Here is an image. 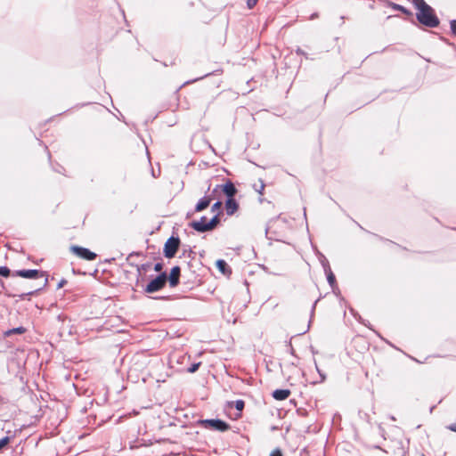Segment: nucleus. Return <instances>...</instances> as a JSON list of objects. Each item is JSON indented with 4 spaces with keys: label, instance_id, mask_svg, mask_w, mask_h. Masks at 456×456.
<instances>
[{
    "label": "nucleus",
    "instance_id": "1",
    "mask_svg": "<svg viewBox=\"0 0 456 456\" xmlns=\"http://www.w3.org/2000/svg\"><path fill=\"white\" fill-rule=\"evenodd\" d=\"M412 4L418 10L416 18L420 24L428 28H436L439 25V19L434 9L424 0H412Z\"/></svg>",
    "mask_w": 456,
    "mask_h": 456
},
{
    "label": "nucleus",
    "instance_id": "2",
    "mask_svg": "<svg viewBox=\"0 0 456 456\" xmlns=\"http://www.w3.org/2000/svg\"><path fill=\"white\" fill-rule=\"evenodd\" d=\"M199 424L208 429H213L220 432L227 431L230 425L219 419H207L199 420Z\"/></svg>",
    "mask_w": 456,
    "mask_h": 456
},
{
    "label": "nucleus",
    "instance_id": "3",
    "mask_svg": "<svg viewBox=\"0 0 456 456\" xmlns=\"http://www.w3.org/2000/svg\"><path fill=\"white\" fill-rule=\"evenodd\" d=\"M12 276H20L26 279H38L44 278L43 286H45L48 282L47 275L45 272L30 269V270H18L12 273Z\"/></svg>",
    "mask_w": 456,
    "mask_h": 456
},
{
    "label": "nucleus",
    "instance_id": "4",
    "mask_svg": "<svg viewBox=\"0 0 456 456\" xmlns=\"http://www.w3.org/2000/svg\"><path fill=\"white\" fill-rule=\"evenodd\" d=\"M167 281V275L166 273H160L159 276L154 278L152 281L149 282V284L144 289L146 293H154L162 289Z\"/></svg>",
    "mask_w": 456,
    "mask_h": 456
},
{
    "label": "nucleus",
    "instance_id": "5",
    "mask_svg": "<svg viewBox=\"0 0 456 456\" xmlns=\"http://www.w3.org/2000/svg\"><path fill=\"white\" fill-rule=\"evenodd\" d=\"M180 245V239L178 237L171 236L167 239L164 245V256L167 258H172L176 254Z\"/></svg>",
    "mask_w": 456,
    "mask_h": 456
},
{
    "label": "nucleus",
    "instance_id": "6",
    "mask_svg": "<svg viewBox=\"0 0 456 456\" xmlns=\"http://www.w3.org/2000/svg\"><path fill=\"white\" fill-rule=\"evenodd\" d=\"M219 221V214L217 213L206 224H201L200 223H191L190 226L198 232H205L215 229Z\"/></svg>",
    "mask_w": 456,
    "mask_h": 456
},
{
    "label": "nucleus",
    "instance_id": "7",
    "mask_svg": "<svg viewBox=\"0 0 456 456\" xmlns=\"http://www.w3.org/2000/svg\"><path fill=\"white\" fill-rule=\"evenodd\" d=\"M70 251L77 256L78 257L87 260L93 261L96 258L97 255L94 252H92L86 248H83L80 246L73 245L70 247Z\"/></svg>",
    "mask_w": 456,
    "mask_h": 456
},
{
    "label": "nucleus",
    "instance_id": "8",
    "mask_svg": "<svg viewBox=\"0 0 456 456\" xmlns=\"http://www.w3.org/2000/svg\"><path fill=\"white\" fill-rule=\"evenodd\" d=\"M218 189H222V191L225 193V195L228 198H233V196L237 192L234 184L231 181H228L224 184H217L213 190V193L216 192Z\"/></svg>",
    "mask_w": 456,
    "mask_h": 456
},
{
    "label": "nucleus",
    "instance_id": "9",
    "mask_svg": "<svg viewBox=\"0 0 456 456\" xmlns=\"http://www.w3.org/2000/svg\"><path fill=\"white\" fill-rule=\"evenodd\" d=\"M180 273L181 269L179 266H174L171 269L170 274L167 278L170 287L174 288L179 284Z\"/></svg>",
    "mask_w": 456,
    "mask_h": 456
},
{
    "label": "nucleus",
    "instance_id": "10",
    "mask_svg": "<svg viewBox=\"0 0 456 456\" xmlns=\"http://www.w3.org/2000/svg\"><path fill=\"white\" fill-rule=\"evenodd\" d=\"M239 208L237 201L233 198H228L225 201V210L228 216L233 215Z\"/></svg>",
    "mask_w": 456,
    "mask_h": 456
},
{
    "label": "nucleus",
    "instance_id": "11",
    "mask_svg": "<svg viewBox=\"0 0 456 456\" xmlns=\"http://www.w3.org/2000/svg\"><path fill=\"white\" fill-rule=\"evenodd\" d=\"M211 200H212L211 196L206 195V196L202 197L195 206V212H200V211L206 209L209 206Z\"/></svg>",
    "mask_w": 456,
    "mask_h": 456
},
{
    "label": "nucleus",
    "instance_id": "12",
    "mask_svg": "<svg viewBox=\"0 0 456 456\" xmlns=\"http://www.w3.org/2000/svg\"><path fill=\"white\" fill-rule=\"evenodd\" d=\"M290 395L289 389H276L273 392V397L278 401L286 400Z\"/></svg>",
    "mask_w": 456,
    "mask_h": 456
},
{
    "label": "nucleus",
    "instance_id": "13",
    "mask_svg": "<svg viewBox=\"0 0 456 456\" xmlns=\"http://www.w3.org/2000/svg\"><path fill=\"white\" fill-rule=\"evenodd\" d=\"M216 265L217 269L223 273V274H231L232 270L230 266L227 265V263L223 259H218L216 263Z\"/></svg>",
    "mask_w": 456,
    "mask_h": 456
},
{
    "label": "nucleus",
    "instance_id": "14",
    "mask_svg": "<svg viewBox=\"0 0 456 456\" xmlns=\"http://www.w3.org/2000/svg\"><path fill=\"white\" fill-rule=\"evenodd\" d=\"M387 5L390 8H392L393 10H396V11H400L402 12L403 13L406 14V15H411V12L405 7H403V5H400L396 3H394V2H391V1H387Z\"/></svg>",
    "mask_w": 456,
    "mask_h": 456
},
{
    "label": "nucleus",
    "instance_id": "15",
    "mask_svg": "<svg viewBox=\"0 0 456 456\" xmlns=\"http://www.w3.org/2000/svg\"><path fill=\"white\" fill-rule=\"evenodd\" d=\"M324 270H325V273L327 274V281L329 282V284L333 287L334 284L336 283V278H335V275L333 274V273L331 272L330 268L329 265L327 266H324Z\"/></svg>",
    "mask_w": 456,
    "mask_h": 456
},
{
    "label": "nucleus",
    "instance_id": "16",
    "mask_svg": "<svg viewBox=\"0 0 456 456\" xmlns=\"http://www.w3.org/2000/svg\"><path fill=\"white\" fill-rule=\"evenodd\" d=\"M26 331L25 328L23 327H17L11 330H8L4 332L5 337H10L12 334H23Z\"/></svg>",
    "mask_w": 456,
    "mask_h": 456
},
{
    "label": "nucleus",
    "instance_id": "17",
    "mask_svg": "<svg viewBox=\"0 0 456 456\" xmlns=\"http://www.w3.org/2000/svg\"><path fill=\"white\" fill-rule=\"evenodd\" d=\"M151 266V263L142 264L141 265H136L137 272L139 274L142 273V272H147Z\"/></svg>",
    "mask_w": 456,
    "mask_h": 456
},
{
    "label": "nucleus",
    "instance_id": "18",
    "mask_svg": "<svg viewBox=\"0 0 456 456\" xmlns=\"http://www.w3.org/2000/svg\"><path fill=\"white\" fill-rule=\"evenodd\" d=\"M232 404H234V407L236 408V410H238L239 411H241L245 406V403L243 400H236L235 402L232 403Z\"/></svg>",
    "mask_w": 456,
    "mask_h": 456
},
{
    "label": "nucleus",
    "instance_id": "19",
    "mask_svg": "<svg viewBox=\"0 0 456 456\" xmlns=\"http://www.w3.org/2000/svg\"><path fill=\"white\" fill-rule=\"evenodd\" d=\"M259 186H257L256 184L254 185V189L256 191H257L259 194H263L264 193V190H265V183H264V181L262 179L259 180Z\"/></svg>",
    "mask_w": 456,
    "mask_h": 456
},
{
    "label": "nucleus",
    "instance_id": "20",
    "mask_svg": "<svg viewBox=\"0 0 456 456\" xmlns=\"http://www.w3.org/2000/svg\"><path fill=\"white\" fill-rule=\"evenodd\" d=\"M11 270L7 266H0V276L8 277Z\"/></svg>",
    "mask_w": 456,
    "mask_h": 456
},
{
    "label": "nucleus",
    "instance_id": "21",
    "mask_svg": "<svg viewBox=\"0 0 456 456\" xmlns=\"http://www.w3.org/2000/svg\"><path fill=\"white\" fill-rule=\"evenodd\" d=\"M221 207H222V202L216 201L212 205L211 211L217 214L219 209L221 208Z\"/></svg>",
    "mask_w": 456,
    "mask_h": 456
},
{
    "label": "nucleus",
    "instance_id": "22",
    "mask_svg": "<svg viewBox=\"0 0 456 456\" xmlns=\"http://www.w3.org/2000/svg\"><path fill=\"white\" fill-rule=\"evenodd\" d=\"M200 365V362L193 363L188 368V372L193 373L198 370L199 367Z\"/></svg>",
    "mask_w": 456,
    "mask_h": 456
},
{
    "label": "nucleus",
    "instance_id": "23",
    "mask_svg": "<svg viewBox=\"0 0 456 456\" xmlns=\"http://www.w3.org/2000/svg\"><path fill=\"white\" fill-rule=\"evenodd\" d=\"M10 441V438L8 436H4L0 439V450L4 447Z\"/></svg>",
    "mask_w": 456,
    "mask_h": 456
},
{
    "label": "nucleus",
    "instance_id": "24",
    "mask_svg": "<svg viewBox=\"0 0 456 456\" xmlns=\"http://www.w3.org/2000/svg\"><path fill=\"white\" fill-rule=\"evenodd\" d=\"M450 27L452 33L456 35V20H452L450 21Z\"/></svg>",
    "mask_w": 456,
    "mask_h": 456
},
{
    "label": "nucleus",
    "instance_id": "25",
    "mask_svg": "<svg viewBox=\"0 0 456 456\" xmlns=\"http://www.w3.org/2000/svg\"><path fill=\"white\" fill-rule=\"evenodd\" d=\"M38 290H40V289H36L35 291H28V292H26V293H22L21 295H20V297L22 299H24V298H26V297H28V296H31V295H33L35 292H37V291H38Z\"/></svg>",
    "mask_w": 456,
    "mask_h": 456
},
{
    "label": "nucleus",
    "instance_id": "26",
    "mask_svg": "<svg viewBox=\"0 0 456 456\" xmlns=\"http://www.w3.org/2000/svg\"><path fill=\"white\" fill-rule=\"evenodd\" d=\"M269 456H283L280 449L273 450Z\"/></svg>",
    "mask_w": 456,
    "mask_h": 456
},
{
    "label": "nucleus",
    "instance_id": "27",
    "mask_svg": "<svg viewBox=\"0 0 456 456\" xmlns=\"http://www.w3.org/2000/svg\"><path fill=\"white\" fill-rule=\"evenodd\" d=\"M258 0H247V4L248 6L249 9L253 8L256 3H257Z\"/></svg>",
    "mask_w": 456,
    "mask_h": 456
},
{
    "label": "nucleus",
    "instance_id": "28",
    "mask_svg": "<svg viewBox=\"0 0 456 456\" xmlns=\"http://www.w3.org/2000/svg\"><path fill=\"white\" fill-rule=\"evenodd\" d=\"M162 268H163V265H162V263H157V264H155V265H154V270H155L156 272H160V271L162 270Z\"/></svg>",
    "mask_w": 456,
    "mask_h": 456
},
{
    "label": "nucleus",
    "instance_id": "29",
    "mask_svg": "<svg viewBox=\"0 0 456 456\" xmlns=\"http://www.w3.org/2000/svg\"><path fill=\"white\" fill-rule=\"evenodd\" d=\"M192 223H200L201 224H206L208 223L207 217L201 216V218L199 221H193Z\"/></svg>",
    "mask_w": 456,
    "mask_h": 456
},
{
    "label": "nucleus",
    "instance_id": "30",
    "mask_svg": "<svg viewBox=\"0 0 456 456\" xmlns=\"http://www.w3.org/2000/svg\"><path fill=\"white\" fill-rule=\"evenodd\" d=\"M449 430H452L453 432H456V423H452L446 427Z\"/></svg>",
    "mask_w": 456,
    "mask_h": 456
},
{
    "label": "nucleus",
    "instance_id": "31",
    "mask_svg": "<svg viewBox=\"0 0 456 456\" xmlns=\"http://www.w3.org/2000/svg\"><path fill=\"white\" fill-rule=\"evenodd\" d=\"M315 368H316V370L318 371V373L320 374V376L322 377V381H323L325 379V376L322 373V371L320 370V369L316 363H315Z\"/></svg>",
    "mask_w": 456,
    "mask_h": 456
},
{
    "label": "nucleus",
    "instance_id": "32",
    "mask_svg": "<svg viewBox=\"0 0 456 456\" xmlns=\"http://www.w3.org/2000/svg\"><path fill=\"white\" fill-rule=\"evenodd\" d=\"M65 283H66V281L62 279V280L58 283L57 288H58V289L62 288V286H63Z\"/></svg>",
    "mask_w": 456,
    "mask_h": 456
},
{
    "label": "nucleus",
    "instance_id": "33",
    "mask_svg": "<svg viewBox=\"0 0 456 456\" xmlns=\"http://www.w3.org/2000/svg\"><path fill=\"white\" fill-rule=\"evenodd\" d=\"M297 53L300 54V55H305V53L303 50L299 49V48L297 50Z\"/></svg>",
    "mask_w": 456,
    "mask_h": 456
},
{
    "label": "nucleus",
    "instance_id": "34",
    "mask_svg": "<svg viewBox=\"0 0 456 456\" xmlns=\"http://www.w3.org/2000/svg\"><path fill=\"white\" fill-rule=\"evenodd\" d=\"M210 74H211V73H207V74H205L204 76H202V77H199V78H196V79H194V80H192V81L194 82V81H197V80H199V79H202V78H204V77H206L209 76Z\"/></svg>",
    "mask_w": 456,
    "mask_h": 456
},
{
    "label": "nucleus",
    "instance_id": "35",
    "mask_svg": "<svg viewBox=\"0 0 456 456\" xmlns=\"http://www.w3.org/2000/svg\"><path fill=\"white\" fill-rule=\"evenodd\" d=\"M304 215L306 216L305 208H304Z\"/></svg>",
    "mask_w": 456,
    "mask_h": 456
},
{
    "label": "nucleus",
    "instance_id": "36",
    "mask_svg": "<svg viewBox=\"0 0 456 456\" xmlns=\"http://www.w3.org/2000/svg\"><path fill=\"white\" fill-rule=\"evenodd\" d=\"M134 254V253H130V255H129L128 258H129V257H131Z\"/></svg>",
    "mask_w": 456,
    "mask_h": 456
}]
</instances>
